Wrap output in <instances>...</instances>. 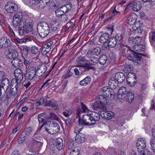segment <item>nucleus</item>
Returning <instances> with one entry per match:
<instances>
[{
	"label": "nucleus",
	"mask_w": 155,
	"mask_h": 155,
	"mask_svg": "<svg viewBox=\"0 0 155 155\" xmlns=\"http://www.w3.org/2000/svg\"><path fill=\"white\" fill-rule=\"evenodd\" d=\"M125 78V76L124 73L122 72H117L115 74L114 78H111L110 79L108 84L111 87L115 88L117 86V83L122 82Z\"/></svg>",
	"instance_id": "nucleus-1"
},
{
	"label": "nucleus",
	"mask_w": 155,
	"mask_h": 155,
	"mask_svg": "<svg viewBox=\"0 0 155 155\" xmlns=\"http://www.w3.org/2000/svg\"><path fill=\"white\" fill-rule=\"evenodd\" d=\"M37 29L38 34L42 38L48 35L50 31L48 24L45 21L40 22L38 24Z\"/></svg>",
	"instance_id": "nucleus-2"
},
{
	"label": "nucleus",
	"mask_w": 155,
	"mask_h": 155,
	"mask_svg": "<svg viewBox=\"0 0 155 155\" xmlns=\"http://www.w3.org/2000/svg\"><path fill=\"white\" fill-rule=\"evenodd\" d=\"M136 146L138 151L137 155H144L142 152L146 147V141L144 138H139L137 141Z\"/></svg>",
	"instance_id": "nucleus-3"
},
{
	"label": "nucleus",
	"mask_w": 155,
	"mask_h": 155,
	"mask_svg": "<svg viewBox=\"0 0 155 155\" xmlns=\"http://www.w3.org/2000/svg\"><path fill=\"white\" fill-rule=\"evenodd\" d=\"M21 89V84L16 83L15 80L11 81L10 93L12 96H15L18 95Z\"/></svg>",
	"instance_id": "nucleus-4"
},
{
	"label": "nucleus",
	"mask_w": 155,
	"mask_h": 155,
	"mask_svg": "<svg viewBox=\"0 0 155 155\" xmlns=\"http://www.w3.org/2000/svg\"><path fill=\"white\" fill-rule=\"evenodd\" d=\"M106 98L103 95H99L97 97L96 104L94 106V108H96V104L98 108L100 109L104 108L106 103Z\"/></svg>",
	"instance_id": "nucleus-5"
},
{
	"label": "nucleus",
	"mask_w": 155,
	"mask_h": 155,
	"mask_svg": "<svg viewBox=\"0 0 155 155\" xmlns=\"http://www.w3.org/2000/svg\"><path fill=\"white\" fill-rule=\"evenodd\" d=\"M45 129L46 131L51 134H56L60 130V126L57 123H50L49 125L48 128L45 127Z\"/></svg>",
	"instance_id": "nucleus-6"
},
{
	"label": "nucleus",
	"mask_w": 155,
	"mask_h": 155,
	"mask_svg": "<svg viewBox=\"0 0 155 155\" xmlns=\"http://www.w3.org/2000/svg\"><path fill=\"white\" fill-rule=\"evenodd\" d=\"M5 9L8 12L15 13L18 10V6L14 3L9 2L5 4Z\"/></svg>",
	"instance_id": "nucleus-7"
},
{
	"label": "nucleus",
	"mask_w": 155,
	"mask_h": 155,
	"mask_svg": "<svg viewBox=\"0 0 155 155\" xmlns=\"http://www.w3.org/2000/svg\"><path fill=\"white\" fill-rule=\"evenodd\" d=\"M50 0H30V4L31 5H36L39 8H44L49 2Z\"/></svg>",
	"instance_id": "nucleus-8"
},
{
	"label": "nucleus",
	"mask_w": 155,
	"mask_h": 155,
	"mask_svg": "<svg viewBox=\"0 0 155 155\" xmlns=\"http://www.w3.org/2000/svg\"><path fill=\"white\" fill-rule=\"evenodd\" d=\"M136 53L134 52V53H130L127 56V59L134 62L137 65H139L141 63L140 60L141 57V56L137 54Z\"/></svg>",
	"instance_id": "nucleus-9"
},
{
	"label": "nucleus",
	"mask_w": 155,
	"mask_h": 155,
	"mask_svg": "<svg viewBox=\"0 0 155 155\" xmlns=\"http://www.w3.org/2000/svg\"><path fill=\"white\" fill-rule=\"evenodd\" d=\"M141 7V3L138 2H132L130 3L126 7L125 11L129 9L130 8H132L133 11L137 12L140 10Z\"/></svg>",
	"instance_id": "nucleus-10"
},
{
	"label": "nucleus",
	"mask_w": 155,
	"mask_h": 155,
	"mask_svg": "<svg viewBox=\"0 0 155 155\" xmlns=\"http://www.w3.org/2000/svg\"><path fill=\"white\" fill-rule=\"evenodd\" d=\"M23 16V14L21 12H18L14 15L13 19V24L14 26H17L22 21H24L23 20L21 21Z\"/></svg>",
	"instance_id": "nucleus-11"
},
{
	"label": "nucleus",
	"mask_w": 155,
	"mask_h": 155,
	"mask_svg": "<svg viewBox=\"0 0 155 155\" xmlns=\"http://www.w3.org/2000/svg\"><path fill=\"white\" fill-rule=\"evenodd\" d=\"M16 78H13L12 80H15L16 83L21 84V82L23 78V74L22 71L20 68L15 69L14 71Z\"/></svg>",
	"instance_id": "nucleus-12"
},
{
	"label": "nucleus",
	"mask_w": 155,
	"mask_h": 155,
	"mask_svg": "<svg viewBox=\"0 0 155 155\" xmlns=\"http://www.w3.org/2000/svg\"><path fill=\"white\" fill-rule=\"evenodd\" d=\"M10 40L6 37L0 38V49H5L11 46Z\"/></svg>",
	"instance_id": "nucleus-13"
},
{
	"label": "nucleus",
	"mask_w": 155,
	"mask_h": 155,
	"mask_svg": "<svg viewBox=\"0 0 155 155\" xmlns=\"http://www.w3.org/2000/svg\"><path fill=\"white\" fill-rule=\"evenodd\" d=\"M26 71L27 77L28 79L31 80L35 78H38L37 75L36 70L35 67H31Z\"/></svg>",
	"instance_id": "nucleus-14"
},
{
	"label": "nucleus",
	"mask_w": 155,
	"mask_h": 155,
	"mask_svg": "<svg viewBox=\"0 0 155 155\" xmlns=\"http://www.w3.org/2000/svg\"><path fill=\"white\" fill-rule=\"evenodd\" d=\"M9 81L7 78H4L0 85V91L5 93L9 87Z\"/></svg>",
	"instance_id": "nucleus-15"
},
{
	"label": "nucleus",
	"mask_w": 155,
	"mask_h": 155,
	"mask_svg": "<svg viewBox=\"0 0 155 155\" xmlns=\"http://www.w3.org/2000/svg\"><path fill=\"white\" fill-rule=\"evenodd\" d=\"M127 84L130 86L132 87L135 86L136 82V76L134 74H130V75L128 74L127 75Z\"/></svg>",
	"instance_id": "nucleus-16"
},
{
	"label": "nucleus",
	"mask_w": 155,
	"mask_h": 155,
	"mask_svg": "<svg viewBox=\"0 0 155 155\" xmlns=\"http://www.w3.org/2000/svg\"><path fill=\"white\" fill-rule=\"evenodd\" d=\"M21 24L22 26L24 29L25 30V32L27 34L31 32L32 30V25L31 23L30 22H27L26 21H22Z\"/></svg>",
	"instance_id": "nucleus-17"
},
{
	"label": "nucleus",
	"mask_w": 155,
	"mask_h": 155,
	"mask_svg": "<svg viewBox=\"0 0 155 155\" xmlns=\"http://www.w3.org/2000/svg\"><path fill=\"white\" fill-rule=\"evenodd\" d=\"M90 113L83 116L82 117L83 125H93Z\"/></svg>",
	"instance_id": "nucleus-18"
},
{
	"label": "nucleus",
	"mask_w": 155,
	"mask_h": 155,
	"mask_svg": "<svg viewBox=\"0 0 155 155\" xmlns=\"http://www.w3.org/2000/svg\"><path fill=\"white\" fill-rule=\"evenodd\" d=\"M53 44V42L52 41H50L45 45L41 51V53L43 55H46L51 50V46Z\"/></svg>",
	"instance_id": "nucleus-19"
},
{
	"label": "nucleus",
	"mask_w": 155,
	"mask_h": 155,
	"mask_svg": "<svg viewBox=\"0 0 155 155\" xmlns=\"http://www.w3.org/2000/svg\"><path fill=\"white\" fill-rule=\"evenodd\" d=\"M128 93L127 92L126 88L125 87H121L118 90L117 96L118 98L124 99Z\"/></svg>",
	"instance_id": "nucleus-20"
},
{
	"label": "nucleus",
	"mask_w": 155,
	"mask_h": 155,
	"mask_svg": "<svg viewBox=\"0 0 155 155\" xmlns=\"http://www.w3.org/2000/svg\"><path fill=\"white\" fill-rule=\"evenodd\" d=\"M101 115L102 117L107 120L111 119L114 116V113L110 111H103L101 112Z\"/></svg>",
	"instance_id": "nucleus-21"
},
{
	"label": "nucleus",
	"mask_w": 155,
	"mask_h": 155,
	"mask_svg": "<svg viewBox=\"0 0 155 155\" xmlns=\"http://www.w3.org/2000/svg\"><path fill=\"white\" fill-rule=\"evenodd\" d=\"M47 70V66L45 65H42L38 67L36 70L37 75L38 77L41 76L45 73Z\"/></svg>",
	"instance_id": "nucleus-22"
},
{
	"label": "nucleus",
	"mask_w": 155,
	"mask_h": 155,
	"mask_svg": "<svg viewBox=\"0 0 155 155\" xmlns=\"http://www.w3.org/2000/svg\"><path fill=\"white\" fill-rule=\"evenodd\" d=\"M76 61L77 64L79 65L78 66L82 68L87 63V60L85 57L81 56L77 58Z\"/></svg>",
	"instance_id": "nucleus-23"
},
{
	"label": "nucleus",
	"mask_w": 155,
	"mask_h": 155,
	"mask_svg": "<svg viewBox=\"0 0 155 155\" xmlns=\"http://www.w3.org/2000/svg\"><path fill=\"white\" fill-rule=\"evenodd\" d=\"M109 36L110 35L108 33H105L103 34L99 38L100 42L104 44V45L106 44Z\"/></svg>",
	"instance_id": "nucleus-24"
},
{
	"label": "nucleus",
	"mask_w": 155,
	"mask_h": 155,
	"mask_svg": "<svg viewBox=\"0 0 155 155\" xmlns=\"http://www.w3.org/2000/svg\"><path fill=\"white\" fill-rule=\"evenodd\" d=\"M101 52V48L97 47L94 48L93 50H89L87 53L88 56H89V54L92 55H98L100 54Z\"/></svg>",
	"instance_id": "nucleus-25"
},
{
	"label": "nucleus",
	"mask_w": 155,
	"mask_h": 155,
	"mask_svg": "<svg viewBox=\"0 0 155 155\" xmlns=\"http://www.w3.org/2000/svg\"><path fill=\"white\" fill-rule=\"evenodd\" d=\"M87 57L89 59V64L90 65H94L98 62V60L96 57L94 56L93 55L89 54V56H87V53L86 55Z\"/></svg>",
	"instance_id": "nucleus-26"
},
{
	"label": "nucleus",
	"mask_w": 155,
	"mask_h": 155,
	"mask_svg": "<svg viewBox=\"0 0 155 155\" xmlns=\"http://www.w3.org/2000/svg\"><path fill=\"white\" fill-rule=\"evenodd\" d=\"M11 63L15 67H20L22 65V61L19 58H15L12 60Z\"/></svg>",
	"instance_id": "nucleus-27"
},
{
	"label": "nucleus",
	"mask_w": 155,
	"mask_h": 155,
	"mask_svg": "<svg viewBox=\"0 0 155 155\" xmlns=\"http://www.w3.org/2000/svg\"><path fill=\"white\" fill-rule=\"evenodd\" d=\"M141 37L137 36L135 38L131 37L129 38L128 41L130 43H133L137 44H139L141 42Z\"/></svg>",
	"instance_id": "nucleus-28"
},
{
	"label": "nucleus",
	"mask_w": 155,
	"mask_h": 155,
	"mask_svg": "<svg viewBox=\"0 0 155 155\" xmlns=\"http://www.w3.org/2000/svg\"><path fill=\"white\" fill-rule=\"evenodd\" d=\"M117 43V42L115 40V38L114 37H112L109 39L108 43L104 45L106 46V48H107V46L110 48H114L116 45Z\"/></svg>",
	"instance_id": "nucleus-29"
},
{
	"label": "nucleus",
	"mask_w": 155,
	"mask_h": 155,
	"mask_svg": "<svg viewBox=\"0 0 155 155\" xmlns=\"http://www.w3.org/2000/svg\"><path fill=\"white\" fill-rule=\"evenodd\" d=\"M90 115L93 125L94 124L96 121H98L100 119V116L97 113L93 112Z\"/></svg>",
	"instance_id": "nucleus-30"
},
{
	"label": "nucleus",
	"mask_w": 155,
	"mask_h": 155,
	"mask_svg": "<svg viewBox=\"0 0 155 155\" xmlns=\"http://www.w3.org/2000/svg\"><path fill=\"white\" fill-rule=\"evenodd\" d=\"M91 78L89 76H87L83 80L80 81L79 84L82 86H85L89 84L91 81Z\"/></svg>",
	"instance_id": "nucleus-31"
},
{
	"label": "nucleus",
	"mask_w": 155,
	"mask_h": 155,
	"mask_svg": "<svg viewBox=\"0 0 155 155\" xmlns=\"http://www.w3.org/2000/svg\"><path fill=\"white\" fill-rule=\"evenodd\" d=\"M75 139L76 141L78 143H83L85 140V135L82 133L78 134L76 135Z\"/></svg>",
	"instance_id": "nucleus-32"
},
{
	"label": "nucleus",
	"mask_w": 155,
	"mask_h": 155,
	"mask_svg": "<svg viewBox=\"0 0 155 155\" xmlns=\"http://www.w3.org/2000/svg\"><path fill=\"white\" fill-rule=\"evenodd\" d=\"M56 146L59 150H60L62 149L63 140L61 138H58L56 140Z\"/></svg>",
	"instance_id": "nucleus-33"
},
{
	"label": "nucleus",
	"mask_w": 155,
	"mask_h": 155,
	"mask_svg": "<svg viewBox=\"0 0 155 155\" xmlns=\"http://www.w3.org/2000/svg\"><path fill=\"white\" fill-rule=\"evenodd\" d=\"M145 46L142 45H135L133 46V49L134 51L140 52L145 50Z\"/></svg>",
	"instance_id": "nucleus-34"
},
{
	"label": "nucleus",
	"mask_w": 155,
	"mask_h": 155,
	"mask_svg": "<svg viewBox=\"0 0 155 155\" xmlns=\"http://www.w3.org/2000/svg\"><path fill=\"white\" fill-rule=\"evenodd\" d=\"M134 96V95L133 93H128L126 95V97H125L124 99H123L128 102L131 103L133 101Z\"/></svg>",
	"instance_id": "nucleus-35"
},
{
	"label": "nucleus",
	"mask_w": 155,
	"mask_h": 155,
	"mask_svg": "<svg viewBox=\"0 0 155 155\" xmlns=\"http://www.w3.org/2000/svg\"><path fill=\"white\" fill-rule=\"evenodd\" d=\"M107 60V57L105 54L101 55L98 61L100 64L102 65L105 64Z\"/></svg>",
	"instance_id": "nucleus-36"
},
{
	"label": "nucleus",
	"mask_w": 155,
	"mask_h": 155,
	"mask_svg": "<svg viewBox=\"0 0 155 155\" xmlns=\"http://www.w3.org/2000/svg\"><path fill=\"white\" fill-rule=\"evenodd\" d=\"M72 7V5L71 4H67L60 8L62 11L63 13H66L70 10Z\"/></svg>",
	"instance_id": "nucleus-37"
},
{
	"label": "nucleus",
	"mask_w": 155,
	"mask_h": 155,
	"mask_svg": "<svg viewBox=\"0 0 155 155\" xmlns=\"http://www.w3.org/2000/svg\"><path fill=\"white\" fill-rule=\"evenodd\" d=\"M130 52L134 53V51L132 50L129 47L126 46L123 48L122 54L123 55H125L126 54H128Z\"/></svg>",
	"instance_id": "nucleus-38"
},
{
	"label": "nucleus",
	"mask_w": 155,
	"mask_h": 155,
	"mask_svg": "<svg viewBox=\"0 0 155 155\" xmlns=\"http://www.w3.org/2000/svg\"><path fill=\"white\" fill-rule=\"evenodd\" d=\"M128 23L130 25H133L136 21V19L134 15L129 16L127 18Z\"/></svg>",
	"instance_id": "nucleus-39"
},
{
	"label": "nucleus",
	"mask_w": 155,
	"mask_h": 155,
	"mask_svg": "<svg viewBox=\"0 0 155 155\" xmlns=\"http://www.w3.org/2000/svg\"><path fill=\"white\" fill-rule=\"evenodd\" d=\"M8 48V52H18V48H19V47L18 46V47H17V46L15 45H12L11 43V46Z\"/></svg>",
	"instance_id": "nucleus-40"
},
{
	"label": "nucleus",
	"mask_w": 155,
	"mask_h": 155,
	"mask_svg": "<svg viewBox=\"0 0 155 155\" xmlns=\"http://www.w3.org/2000/svg\"><path fill=\"white\" fill-rule=\"evenodd\" d=\"M113 92H111L110 89H109V92H107L104 95H105L106 97L110 99V100L113 99L114 98V95Z\"/></svg>",
	"instance_id": "nucleus-41"
},
{
	"label": "nucleus",
	"mask_w": 155,
	"mask_h": 155,
	"mask_svg": "<svg viewBox=\"0 0 155 155\" xmlns=\"http://www.w3.org/2000/svg\"><path fill=\"white\" fill-rule=\"evenodd\" d=\"M21 24L20 23L19 25L18 33L19 35L21 36L26 34Z\"/></svg>",
	"instance_id": "nucleus-42"
},
{
	"label": "nucleus",
	"mask_w": 155,
	"mask_h": 155,
	"mask_svg": "<svg viewBox=\"0 0 155 155\" xmlns=\"http://www.w3.org/2000/svg\"><path fill=\"white\" fill-rule=\"evenodd\" d=\"M8 57L9 59H14L16 58V57L18 55V52H8Z\"/></svg>",
	"instance_id": "nucleus-43"
},
{
	"label": "nucleus",
	"mask_w": 155,
	"mask_h": 155,
	"mask_svg": "<svg viewBox=\"0 0 155 155\" xmlns=\"http://www.w3.org/2000/svg\"><path fill=\"white\" fill-rule=\"evenodd\" d=\"M49 119L55 120L58 121L59 120V118L54 113H50L49 116L48 117Z\"/></svg>",
	"instance_id": "nucleus-44"
},
{
	"label": "nucleus",
	"mask_w": 155,
	"mask_h": 155,
	"mask_svg": "<svg viewBox=\"0 0 155 155\" xmlns=\"http://www.w3.org/2000/svg\"><path fill=\"white\" fill-rule=\"evenodd\" d=\"M81 108L83 110V112L87 114H89L90 112H91V111L88 109L87 107L83 103H81Z\"/></svg>",
	"instance_id": "nucleus-45"
},
{
	"label": "nucleus",
	"mask_w": 155,
	"mask_h": 155,
	"mask_svg": "<svg viewBox=\"0 0 155 155\" xmlns=\"http://www.w3.org/2000/svg\"><path fill=\"white\" fill-rule=\"evenodd\" d=\"M79 153L78 148L75 147L71 150L69 155H78Z\"/></svg>",
	"instance_id": "nucleus-46"
},
{
	"label": "nucleus",
	"mask_w": 155,
	"mask_h": 155,
	"mask_svg": "<svg viewBox=\"0 0 155 155\" xmlns=\"http://www.w3.org/2000/svg\"><path fill=\"white\" fill-rule=\"evenodd\" d=\"M82 127L80 124L76 126L74 128V132L77 134H79V133L81 131L82 129Z\"/></svg>",
	"instance_id": "nucleus-47"
},
{
	"label": "nucleus",
	"mask_w": 155,
	"mask_h": 155,
	"mask_svg": "<svg viewBox=\"0 0 155 155\" xmlns=\"http://www.w3.org/2000/svg\"><path fill=\"white\" fill-rule=\"evenodd\" d=\"M55 13L56 15L58 17L61 16L64 14L62 11L61 10V9H60V8L55 11Z\"/></svg>",
	"instance_id": "nucleus-48"
},
{
	"label": "nucleus",
	"mask_w": 155,
	"mask_h": 155,
	"mask_svg": "<svg viewBox=\"0 0 155 155\" xmlns=\"http://www.w3.org/2000/svg\"><path fill=\"white\" fill-rule=\"evenodd\" d=\"M58 28L56 25H52L51 27L50 31L52 32L56 33L58 31Z\"/></svg>",
	"instance_id": "nucleus-49"
},
{
	"label": "nucleus",
	"mask_w": 155,
	"mask_h": 155,
	"mask_svg": "<svg viewBox=\"0 0 155 155\" xmlns=\"http://www.w3.org/2000/svg\"><path fill=\"white\" fill-rule=\"evenodd\" d=\"M45 100L44 98H40L36 103L35 105L37 106H39L45 103Z\"/></svg>",
	"instance_id": "nucleus-50"
},
{
	"label": "nucleus",
	"mask_w": 155,
	"mask_h": 155,
	"mask_svg": "<svg viewBox=\"0 0 155 155\" xmlns=\"http://www.w3.org/2000/svg\"><path fill=\"white\" fill-rule=\"evenodd\" d=\"M25 139V137L23 135H21L18 139V143L20 144L23 143Z\"/></svg>",
	"instance_id": "nucleus-51"
},
{
	"label": "nucleus",
	"mask_w": 155,
	"mask_h": 155,
	"mask_svg": "<svg viewBox=\"0 0 155 155\" xmlns=\"http://www.w3.org/2000/svg\"><path fill=\"white\" fill-rule=\"evenodd\" d=\"M38 52V48L35 46H32L31 49V52L34 54H37Z\"/></svg>",
	"instance_id": "nucleus-52"
},
{
	"label": "nucleus",
	"mask_w": 155,
	"mask_h": 155,
	"mask_svg": "<svg viewBox=\"0 0 155 155\" xmlns=\"http://www.w3.org/2000/svg\"><path fill=\"white\" fill-rule=\"evenodd\" d=\"M122 34H117L115 35V37L114 38L116 41L117 40L118 41H120L122 39Z\"/></svg>",
	"instance_id": "nucleus-53"
},
{
	"label": "nucleus",
	"mask_w": 155,
	"mask_h": 155,
	"mask_svg": "<svg viewBox=\"0 0 155 155\" xmlns=\"http://www.w3.org/2000/svg\"><path fill=\"white\" fill-rule=\"evenodd\" d=\"M53 7H54L55 8H57L60 6V3L58 1H53V3L52 5Z\"/></svg>",
	"instance_id": "nucleus-54"
},
{
	"label": "nucleus",
	"mask_w": 155,
	"mask_h": 155,
	"mask_svg": "<svg viewBox=\"0 0 155 155\" xmlns=\"http://www.w3.org/2000/svg\"><path fill=\"white\" fill-rule=\"evenodd\" d=\"M150 144L152 149L155 147V139H151L150 140Z\"/></svg>",
	"instance_id": "nucleus-55"
},
{
	"label": "nucleus",
	"mask_w": 155,
	"mask_h": 155,
	"mask_svg": "<svg viewBox=\"0 0 155 155\" xmlns=\"http://www.w3.org/2000/svg\"><path fill=\"white\" fill-rule=\"evenodd\" d=\"M67 144L68 146V149H71L74 147V143L72 140H69V142L67 143Z\"/></svg>",
	"instance_id": "nucleus-56"
},
{
	"label": "nucleus",
	"mask_w": 155,
	"mask_h": 155,
	"mask_svg": "<svg viewBox=\"0 0 155 155\" xmlns=\"http://www.w3.org/2000/svg\"><path fill=\"white\" fill-rule=\"evenodd\" d=\"M32 129L30 127H28L26 130L25 132V134L27 135H28L31 133L32 132Z\"/></svg>",
	"instance_id": "nucleus-57"
},
{
	"label": "nucleus",
	"mask_w": 155,
	"mask_h": 155,
	"mask_svg": "<svg viewBox=\"0 0 155 155\" xmlns=\"http://www.w3.org/2000/svg\"><path fill=\"white\" fill-rule=\"evenodd\" d=\"M50 81V79L48 80H47L41 87V89H42V88L44 87L45 88L47 87L48 85H49V83H48V82Z\"/></svg>",
	"instance_id": "nucleus-58"
},
{
	"label": "nucleus",
	"mask_w": 155,
	"mask_h": 155,
	"mask_svg": "<svg viewBox=\"0 0 155 155\" xmlns=\"http://www.w3.org/2000/svg\"><path fill=\"white\" fill-rule=\"evenodd\" d=\"M61 20L62 21H65L68 20V16L64 14L61 16Z\"/></svg>",
	"instance_id": "nucleus-59"
},
{
	"label": "nucleus",
	"mask_w": 155,
	"mask_h": 155,
	"mask_svg": "<svg viewBox=\"0 0 155 155\" xmlns=\"http://www.w3.org/2000/svg\"><path fill=\"white\" fill-rule=\"evenodd\" d=\"M142 152L144 153V155H151V153L148 150H144Z\"/></svg>",
	"instance_id": "nucleus-60"
},
{
	"label": "nucleus",
	"mask_w": 155,
	"mask_h": 155,
	"mask_svg": "<svg viewBox=\"0 0 155 155\" xmlns=\"http://www.w3.org/2000/svg\"><path fill=\"white\" fill-rule=\"evenodd\" d=\"M68 83V81H65L64 82V84L61 86V90L63 91L65 89V88L67 86Z\"/></svg>",
	"instance_id": "nucleus-61"
},
{
	"label": "nucleus",
	"mask_w": 155,
	"mask_h": 155,
	"mask_svg": "<svg viewBox=\"0 0 155 155\" xmlns=\"http://www.w3.org/2000/svg\"><path fill=\"white\" fill-rule=\"evenodd\" d=\"M72 75V73L69 71L64 77V79H65L71 77Z\"/></svg>",
	"instance_id": "nucleus-62"
},
{
	"label": "nucleus",
	"mask_w": 155,
	"mask_h": 155,
	"mask_svg": "<svg viewBox=\"0 0 155 155\" xmlns=\"http://www.w3.org/2000/svg\"><path fill=\"white\" fill-rule=\"evenodd\" d=\"M47 117H46V114L45 113H43L39 114L38 115V117L43 118L46 119Z\"/></svg>",
	"instance_id": "nucleus-63"
},
{
	"label": "nucleus",
	"mask_w": 155,
	"mask_h": 155,
	"mask_svg": "<svg viewBox=\"0 0 155 155\" xmlns=\"http://www.w3.org/2000/svg\"><path fill=\"white\" fill-rule=\"evenodd\" d=\"M5 77V74L2 71H0V80H2Z\"/></svg>",
	"instance_id": "nucleus-64"
}]
</instances>
